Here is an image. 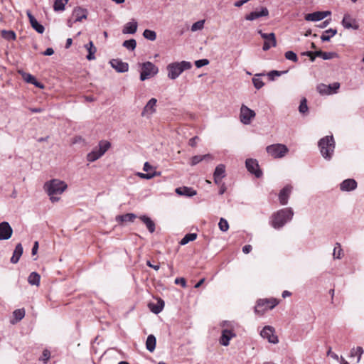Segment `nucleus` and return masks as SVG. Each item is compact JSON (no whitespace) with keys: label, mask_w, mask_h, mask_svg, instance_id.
Returning <instances> with one entry per match:
<instances>
[{"label":"nucleus","mask_w":364,"mask_h":364,"mask_svg":"<svg viewBox=\"0 0 364 364\" xmlns=\"http://www.w3.org/2000/svg\"><path fill=\"white\" fill-rule=\"evenodd\" d=\"M293 216L294 210L291 208H282L272 214L269 218V224L273 228L279 230L290 222Z\"/></svg>","instance_id":"nucleus-1"},{"label":"nucleus","mask_w":364,"mask_h":364,"mask_svg":"<svg viewBox=\"0 0 364 364\" xmlns=\"http://www.w3.org/2000/svg\"><path fill=\"white\" fill-rule=\"evenodd\" d=\"M67 187L68 186L64 181L58 179L50 180L44 185V188L53 203L60 200L59 197L55 196L62 194L66 190Z\"/></svg>","instance_id":"nucleus-2"},{"label":"nucleus","mask_w":364,"mask_h":364,"mask_svg":"<svg viewBox=\"0 0 364 364\" xmlns=\"http://www.w3.org/2000/svg\"><path fill=\"white\" fill-rule=\"evenodd\" d=\"M318 146L321 156L326 160L329 161L332 159L335 149V141L332 135L321 138L318 142Z\"/></svg>","instance_id":"nucleus-3"},{"label":"nucleus","mask_w":364,"mask_h":364,"mask_svg":"<svg viewBox=\"0 0 364 364\" xmlns=\"http://www.w3.org/2000/svg\"><path fill=\"white\" fill-rule=\"evenodd\" d=\"M191 63L188 61L175 62L168 64L166 67L168 77L171 80L176 79L184 70L191 68Z\"/></svg>","instance_id":"nucleus-4"},{"label":"nucleus","mask_w":364,"mask_h":364,"mask_svg":"<svg viewBox=\"0 0 364 364\" xmlns=\"http://www.w3.org/2000/svg\"><path fill=\"white\" fill-rule=\"evenodd\" d=\"M141 71L140 80L144 81L149 77L154 76L159 72L158 68L151 62L147 61L141 64Z\"/></svg>","instance_id":"nucleus-5"},{"label":"nucleus","mask_w":364,"mask_h":364,"mask_svg":"<svg viewBox=\"0 0 364 364\" xmlns=\"http://www.w3.org/2000/svg\"><path fill=\"white\" fill-rule=\"evenodd\" d=\"M277 304L278 302L275 299H259L255 308V311L256 314H262L267 310L274 308Z\"/></svg>","instance_id":"nucleus-6"},{"label":"nucleus","mask_w":364,"mask_h":364,"mask_svg":"<svg viewBox=\"0 0 364 364\" xmlns=\"http://www.w3.org/2000/svg\"><path fill=\"white\" fill-rule=\"evenodd\" d=\"M266 149L267 153L274 158H282L288 152L287 147L281 144L269 145Z\"/></svg>","instance_id":"nucleus-7"},{"label":"nucleus","mask_w":364,"mask_h":364,"mask_svg":"<svg viewBox=\"0 0 364 364\" xmlns=\"http://www.w3.org/2000/svg\"><path fill=\"white\" fill-rule=\"evenodd\" d=\"M255 117L254 110L250 109L245 105L240 107V122L244 124H250L251 121Z\"/></svg>","instance_id":"nucleus-8"},{"label":"nucleus","mask_w":364,"mask_h":364,"mask_svg":"<svg viewBox=\"0 0 364 364\" xmlns=\"http://www.w3.org/2000/svg\"><path fill=\"white\" fill-rule=\"evenodd\" d=\"M274 328L271 326H265L260 332V336L266 338L271 343L276 344L279 342L278 337L274 334Z\"/></svg>","instance_id":"nucleus-9"},{"label":"nucleus","mask_w":364,"mask_h":364,"mask_svg":"<svg viewBox=\"0 0 364 364\" xmlns=\"http://www.w3.org/2000/svg\"><path fill=\"white\" fill-rule=\"evenodd\" d=\"M245 166L247 171L254 174L255 177L260 178L262 176V171L259 168L258 162L254 159H247L245 161Z\"/></svg>","instance_id":"nucleus-10"},{"label":"nucleus","mask_w":364,"mask_h":364,"mask_svg":"<svg viewBox=\"0 0 364 364\" xmlns=\"http://www.w3.org/2000/svg\"><path fill=\"white\" fill-rule=\"evenodd\" d=\"M13 229L8 222L0 223V240H6L11 238Z\"/></svg>","instance_id":"nucleus-11"},{"label":"nucleus","mask_w":364,"mask_h":364,"mask_svg":"<svg viewBox=\"0 0 364 364\" xmlns=\"http://www.w3.org/2000/svg\"><path fill=\"white\" fill-rule=\"evenodd\" d=\"M341 24L346 29L353 28L358 30L359 28V24L356 19L353 18L349 14H344Z\"/></svg>","instance_id":"nucleus-12"},{"label":"nucleus","mask_w":364,"mask_h":364,"mask_svg":"<svg viewBox=\"0 0 364 364\" xmlns=\"http://www.w3.org/2000/svg\"><path fill=\"white\" fill-rule=\"evenodd\" d=\"M331 12L330 11H315L308 14L305 16V20L307 21H318L323 20L328 16H330Z\"/></svg>","instance_id":"nucleus-13"},{"label":"nucleus","mask_w":364,"mask_h":364,"mask_svg":"<svg viewBox=\"0 0 364 364\" xmlns=\"http://www.w3.org/2000/svg\"><path fill=\"white\" fill-rule=\"evenodd\" d=\"M109 64L118 73H126L129 70V64L118 58L112 59L109 61Z\"/></svg>","instance_id":"nucleus-14"},{"label":"nucleus","mask_w":364,"mask_h":364,"mask_svg":"<svg viewBox=\"0 0 364 364\" xmlns=\"http://www.w3.org/2000/svg\"><path fill=\"white\" fill-rule=\"evenodd\" d=\"M292 189L293 187L291 185H287L279 193V200L282 205H285L288 203Z\"/></svg>","instance_id":"nucleus-15"},{"label":"nucleus","mask_w":364,"mask_h":364,"mask_svg":"<svg viewBox=\"0 0 364 364\" xmlns=\"http://www.w3.org/2000/svg\"><path fill=\"white\" fill-rule=\"evenodd\" d=\"M18 73L22 77L24 81L35 85L36 87L43 88V85L38 82L36 77L30 73L24 72L23 70H18Z\"/></svg>","instance_id":"nucleus-16"},{"label":"nucleus","mask_w":364,"mask_h":364,"mask_svg":"<svg viewBox=\"0 0 364 364\" xmlns=\"http://www.w3.org/2000/svg\"><path fill=\"white\" fill-rule=\"evenodd\" d=\"M225 176V166L223 164H219L216 166L214 173L213 178L214 181L216 184L220 185L221 183L222 178Z\"/></svg>","instance_id":"nucleus-17"},{"label":"nucleus","mask_w":364,"mask_h":364,"mask_svg":"<svg viewBox=\"0 0 364 364\" xmlns=\"http://www.w3.org/2000/svg\"><path fill=\"white\" fill-rule=\"evenodd\" d=\"M26 14L29 19V22L32 28L36 30L38 33H43L45 31L44 26L38 22L36 18L32 15L30 11H27Z\"/></svg>","instance_id":"nucleus-18"},{"label":"nucleus","mask_w":364,"mask_h":364,"mask_svg":"<svg viewBox=\"0 0 364 364\" xmlns=\"http://www.w3.org/2000/svg\"><path fill=\"white\" fill-rule=\"evenodd\" d=\"M87 10L82 7H76L73 11V16L75 17V22L82 21L87 17Z\"/></svg>","instance_id":"nucleus-19"},{"label":"nucleus","mask_w":364,"mask_h":364,"mask_svg":"<svg viewBox=\"0 0 364 364\" xmlns=\"http://www.w3.org/2000/svg\"><path fill=\"white\" fill-rule=\"evenodd\" d=\"M269 15V11L267 8H262L260 11H255L250 13L245 16V19L248 21H254L259 17L267 16Z\"/></svg>","instance_id":"nucleus-20"},{"label":"nucleus","mask_w":364,"mask_h":364,"mask_svg":"<svg viewBox=\"0 0 364 364\" xmlns=\"http://www.w3.org/2000/svg\"><path fill=\"white\" fill-rule=\"evenodd\" d=\"M356 187L357 182L351 178L346 179L340 184V189L342 191H350L355 189Z\"/></svg>","instance_id":"nucleus-21"},{"label":"nucleus","mask_w":364,"mask_h":364,"mask_svg":"<svg viewBox=\"0 0 364 364\" xmlns=\"http://www.w3.org/2000/svg\"><path fill=\"white\" fill-rule=\"evenodd\" d=\"M234 336H235V334L231 330L224 329L222 331L220 343L224 346H228L230 339Z\"/></svg>","instance_id":"nucleus-22"},{"label":"nucleus","mask_w":364,"mask_h":364,"mask_svg":"<svg viewBox=\"0 0 364 364\" xmlns=\"http://www.w3.org/2000/svg\"><path fill=\"white\" fill-rule=\"evenodd\" d=\"M176 193L179 196L192 197L196 195V191L193 188L182 186L176 189Z\"/></svg>","instance_id":"nucleus-23"},{"label":"nucleus","mask_w":364,"mask_h":364,"mask_svg":"<svg viewBox=\"0 0 364 364\" xmlns=\"http://www.w3.org/2000/svg\"><path fill=\"white\" fill-rule=\"evenodd\" d=\"M23 250L22 245L21 243H18L16 245L15 250L14 251L13 255L11 258V262L13 264H16L21 257L23 254Z\"/></svg>","instance_id":"nucleus-24"},{"label":"nucleus","mask_w":364,"mask_h":364,"mask_svg":"<svg viewBox=\"0 0 364 364\" xmlns=\"http://www.w3.org/2000/svg\"><path fill=\"white\" fill-rule=\"evenodd\" d=\"M138 23L135 20L128 22L124 26L123 33L134 34L136 32Z\"/></svg>","instance_id":"nucleus-25"},{"label":"nucleus","mask_w":364,"mask_h":364,"mask_svg":"<svg viewBox=\"0 0 364 364\" xmlns=\"http://www.w3.org/2000/svg\"><path fill=\"white\" fill-rule=\"evenodd\" d=\"M157 100L156 98H151L148 101L145 107H144L142 115H145L146 112L152 114L156 112V105Z\"/></svg>","instance_id":"nucleus-26"},{"label":"nucleus","mask_w":364,"mask_h":364,"mask_svg":"<svg viewBox=\"0 0 364 364\" xmlns=\"http://www.w3.org/2000/svg\"><path fill=\"white\" fill-rule=\"evenodd\" d=\"M139 218L146 225L148 230L151 233L155 231V223L150 218L146 215H141Z\"/></svg>","instance_id":"nucleus-27"},{"label":"nucleus","mask_w":364,"mask_h":364,"mask_svg":"<svg viewBox=\"0 0 364 364\" xmlns=\"http://www.w3.org/2000/svg\"><path fill=\"white\" fill-rule=\"evenodd\" d=\"M156 337L150 334L148 336L146 341V348L149 352H153L156 348Z\"/></svg>","instance_id":"nucleus-28"},{"label":"nucleus","mask_w":364,"mask_h":364,"mask_svg":"<svg viewBox=\"0 0 364 364\" xmlns=\"http://www.w3.org/2000/svg\"><path fill=\"white\" fill-rule=\"evenodd\" d=\"M85 46L88 51V54L86 57L87 59L88 60H95V53L97 51V48L94 46L92 41H90L89 43L86 44Z\"/></svg>","instance_id":"nucleus-29"},{"label":"nucleus","mask_w":364,"mask_h":364,"mask_svg":"<svg viewBox=\"0 0 364 364\" xmlns=\"http://www.w3.org/2000/svg\"><path fill=\"white\" fill-rule=\"evenodd\" d=\"M136 218V215L134 213H127L124 215H119L116 217V221L119 223L123 222H133Z\"/></svg>","instance_id":"nucleus-30"},{"label":"nucleus","mask_w":364,"mask_h":364,"mask_svg":"<svg viewBox=\"0 0 364 364\" xmlns=\"http://www.w3.org/2000/svg\"><path fill=\"white\" fill-rule=\"evenodd\" d=\"M164 307V301L162 299H159L156 304H149V308L151 311L156 314H159L163 310Z\"/></svg>","instance_id":"nucleus-31"},{"label":"nucleus","mask_w":364,"mask_h":364,"mask_svg":"<svg viewBox=\"0 0 364 364\" xmlns=\"http://www.w3.org/2000/svg\"><path fill=\"white\" fill-rule=\"evenodd\" d=\"M337 33V30L333 28H329L323 32L321 36V40L323 42L329 41L331 38L334 36Z\"/></svg>","instance_id":"nucleus-32"},{"label":"nucleus","mask_w":364,"mask_h":364,"mask_svg":"<svg viewBox=\"0 0 364 364\" xmlns=\"http://www.w3.org/2000/svg\"><path fill=\"white\" fill-rule=\"evenodd\" d=\"M212 158V156L209 154L202 156L196 155L191 158V165L195 166L205 159H211Z\"/></svg>","instance_id":"nucleus-33"},{"label":"nucleus","mask_w":364,"mask_h":364,"mask_svg":"<svg viewBox=\"0 0 364 364\" xmlns=\"http://www.w3.org/2000/svg\"><path fill=\"white\" fill-rule=\"evenodd\" d=\"M40 275L37 272H33L29 274L28 277V282L31 285L38 286L40 283Z\"/></svg>","instance_id":"nucleus-34"},{"label":"nucleus","mask_w":364,"mask_h":364,"mask_svg":"<svg viewBox=\"0 0 364 364\" xmlns=\"http://www.w3.org/2000/svg\"><path fill=\"white\" fill-rule=\"evenodd\" d=\"M102 156V155L97 150V148H95L87 155V160L90 162H93L100 159Z\"/></svg>","instance_id":"nucleus-35"},{"label":"nucleus","mask_w":364,"mask_h":364,"mask_svg":"<svg viewBox=\"0 0 364 364\" xmlns=\"http://www.w3.org/2000/svg\"><path fill=\"white\" fill-rule=\"evenodd\" d=\"M13 316L14 317V320L15 321H11V323H15L19 321H21L25 316V310L24 309H16L14 312H13Z\"/></svg>","instance_id":"nucleus-36"},{"label":"nucleus","mask_w":364,"mask_h":364,"mask_svg":"<svg viewBox=\"0 0 364 364\" xmlns=\"http://www.w3.org/2000/svg\"><path fill=\"white\" fill-rule=\"evenodd\" d=\"M111 144L107 141H100L97 150L103 156L105 153L109 149Z\"/></svg>","instance_id":"nucleus-37"},{"label":"nucleus","mask_w":364,"mask_h":364,"mask_svg":"<svg viewBox=\"0 0 364 364\" xmlns=\"http://www.w3.org/2000/svg\"><path fill=\"white\" fill-rule=\"evenodd\" d=\"M197 234L196 233H188L186 234L181 240L180 244L181 245H185L191 241H193L196 239Z\"/></svg>","instance_id":"nucleus-38"},{"label":"nucleus","mask_w":364,"mask_h":364,"mask_svg":"<svg viewBox=\"0 0 364 364\" xmlns=\"http://www.w3.org/2000/svg\"><path fill=\"white\" fill-rule=\"evenodd\" d=\"M331 87L325 84H320L317 86V91L322 95H331Z\"/></svg>","instance_id":"nucleus-39"},{"label":"nucleus","mask_w":364,"mask_h":364,"mask_svg":"<svg viewBox=\"0 0 364 364\" xmlns=\"http://www.w3.org/2000/svg\"><path fill=\"white\" fill-rule=\"evenodd\" d=\"M288 70H284V71H278V70H272L269 72L267 75L269 77V80L271 81H274L275 80L276 77H279L282 75L283 74L287 73Z\"/></svg>","instance_id":"nucleus-40"},{"label":"nucleus","mask_w":364,"mask_h":364,"mask_svg":"<svg viewBox=\"0 0 364 364\" xmlns=\"http://www.w3.org/2000/svg\"><path fill=\"white\" fill-rule=\"evenodd\" d=\"M143 36L147 40L154 41L156 38V33L152 30L145 29L143 33Z\"/></svg>","instance_id":"nucleus-41"},{"label":"nucleus","mask_w":364,"mask_h":364,"mask_svg":"<svg viewBox=\"0 0 364 364\" xmlns=\"http://www.w3.org/2000/svg\"><path fill=\"white\" fill-rule=\"evenodd\" d=\"M65 1L63 0H55L54 5H53V9L55 11H62L65 10Z\"/></svg>","instance_id":"nucleus-42"},{"label":"nucleus","mask_w":364,"mask_h":364,"mask_svg":"<svg viewBox=\"0 0 364 364\" xmlns=\"http://www.w3.org/2000/svg\"><path fill=\"white\" fill-rule=\"evenodd\" d=\"M123 46L129 50H134L136 46V41L135 39H129L124 41L123 43Z\"/></svg>","instance_id":"nucleus-43"},{"label":"nucleus","mask_w":364,"mask_h":364,"mask_svg":"<svg viewBox=\"0 0 364 364\" xmlns=\"http://www.w3.org/2000/svg\"><path fill=\"white\" fill-rule=\"evenodd\" d=\"M363 353V349L362 347H357L356 348H353L350 351V356L353 357L355 355H358L356 363H358L360 360L361 355Z\"/></svg>","instance_id":"nucleus-44"},{"label":"nucleus","mask_w":364,"mask_h":364,"mask_svg":"<svg viewBox=\"0 0 364 364\" xmlns=\"http://www.w3.org/2000/svg\"><path fill=\"white\" fill-rule=\"evenodd\" d=\"M343 250L340 243L337 242L333 249V256L334 259H340L341 257Z\"/></svg>","instance_id":"nucleus-45"},{"label":"nucleus","mask_w":364,"mask_h":364,"mask_svg":"<svg viewBox=\"0 0 364 364\" xmlns=\"http://www.w3.org/2000/svg\"><path fill=\"white\" fill-rule=\"evenodd\" d=\"M308 106H307V101L306 98H303L301 102L299 107V111L301 114H306L308 112Z\"/></svg>","instance_id":"nucleus-46"},{"label":"nucleus","mask_w":364,"mask_h":364,"mask_svg":"<svg viewBox=\"0 0 364 364\" xmlns=\"http://www.w3.org/2000/svg\"><path fill=\"white\" fill-rule=\"evenodd\" d=\"M260 34L261 37L265 41L267 40L269 38H270V41L273 43V44L275 43V34L274 33H262V31L260 30L258 31Z\"/></svg>","instance_id":"nucleus-47"},{"label":"nucleus","mask_w":364,"mask_h":364,"mask_svg":"<svg viewBox=\"0 0 364 364\" xmlns=\"http://www.w3.org/2000/svg\"><path fill=\"white\" fill-rule=\"evenodd\" d=\"M218 226L222 232H226L229 229V225L228 221L223 218L220 219Z\"/></svg>","instance_id":"nucleus-48"},{"label":"nucleus","mask_w":364,"mask_h":364,"mask_svg":"<svg viewBox=\"0 0 364 364\" xmlns=\"http://www.w3.org/2000/svg\"><path fill=\"white\" fill-rule=\"evenodd\" d=\"M204 23H205V20H200V21L195 22L191 26V31H196L203 29V26H204Z\"/></svg>","instance_id":"nucleus-49"},{"label":"nucleus","mask_w":364,"mask_h":364,"mask_svg":"<svg viewBox=\"0 0 364 364\" xmlns=\"http://www.w3.org/2000/svg\"><path fill=\"white\" fill-rule=\"evenodd\" d=\"M284 55L287 60H291L294 63H296L299 60L296 54L294 52L291 51V50L287 51L285 53Z\"/></svg>","instance_id":"nucleus-50"},{"label":"nucleus","mask_w":364,"mask_h":364,"mask_svg":"<svg viewBox=\"0 0 364 364\" xmlns=\"http://www.w3.org/2000/svg\"><path fill=\"white\" fill-rule=\"evenodd\" d=\"M277 46V41L275 40V43L273 44L272 41H270V38H269L267 40H265L263 44L262 49L264 51L268 50L272 47H275Z\"/></svg>","instance_id":"nucleus-51"},{"label":"nucleus","mask_w":364,"mask_h":364,"mask_svg":"<svg viewBox=\"0 0 364 364\" xmlns=\"http://www.w3.org/2000/svg\"><path fill=\"white\" fill-rule=\"evenodd\" d=\"M3 36L8 40H15L16 39V33L12 31H3Z\"/></svg>","instance_id":"nucleus-52"},{"label":"nucleus","mask_w":364,"mask_h":364,"mask_svg":"<svg viewBox=\"0 0 364 364\" xmlns=\"http://www.w3.org/2000/svg\"><path fill=\"white\" fill-rule=\"evenodd\" d=\"M338 57V54L335 52H323L322 58L323 60H330L333 58Z\"/></svg>","instance_id":"nucleus-53"},{"label":"nucleus","mask_w":364,"mask_h":364,"mask_svg":"<svg viewBox=\"0 0 364 364\" xmlns=\"http://www.w3.org/2000/svg\"><path fill=\"white\" fill-rule=\"evenodd\" d=\"M50 357V352L48 350L45 349L43 351L41 357L40 358V360L43 361V363H46L47 361L49 360Z\"/></svg>","instance_id":"nucleus-54"},{"label":"nucleus","mask_w":364,"mask_h":364,"mask_svg":"<svg viewBox=\"0 0 364 364\" xmlns=\"http://www.w3.org/2000/svg\"><path fill=\"white\" fill-rule=\"evenodd\" d=\"M252 82L255 88L257 90L262 88L264 85L261 79L257 77L252 78Z\"/></svg>","instance_id":"nucleus-55"},{"label":"nucleus","mask_w":364,"mask_h":364,"mask_svg":"<svg viewBox=\"0 0 364 364\" xmlns=\"http://www.w3.org/2000/svg\"><path fill=\"white\" fill-rule=\"evenodd\" d=\"M208 64H209V60L208 59H200V60H198L195 62V65L198 68H200L207 65Z\"/></svg>","instance_id":"nucleus-56"},{"label":"nucleus","mask_w":364,"mask_h":364,"mask_svg":"<svg viewBox=\"0 0 364 364\" xmlns=\"http://www.w3.org/2000/svg\"><path fill=\"white\" fill-rule=\"evenodd\" d=\"M328 86H330L331 87V94L336 93L337 92V90L340 87V84L338 82H334L333 84L328 85Z\"/></svg>","instance_id":"nucleus-57"},{"label":"nucleus","mask_w":364,"mask_h":364,"mask_svg":"<svg viewBox=\"0 0 364 364\" xmlns=\"http://www.w3.org/2000/svg\"><path fill=\"white\" fill-rule=\"evenodd\" d=\"M175 284H180L183 287H186V281L184 278L183 277H178L175 279Z\"/></svg>","instance_id":"nucleus-58"},{"label":"nucleus","mask_w":364,"mask_h":364,"mask_svg":"<svg viewBox=\"0 0 364 364\" xmlns=\"http://www.w3.org/2000/svg\"><path fill=\"white\" fill-rule=\"evenodd\" d=\"M160 175V173L159 172H156V171H154L153 173H145V176H144V179H151L152 178H154V176H159Z\"/></svg>","instance_id":"nucleus-59"},{"label":"nucleus","mask_w":364,"mask_h":364,"mask_svg":"<svg viewBox=\"0 0 364 364\" xmlns=\"http://www.w3.org/2000/svg\"><path fill=\"white\" fill-rule=\"evenodd\" d=\"M199 139L198 136H196L194 137H192L191 139H190L189 141H188V144L192 146V147H194L196 146V144H197V141Z\"/></svg>","instance_id":"nucleus-60"},{"label":"nucleus","mask_w":364,"mask_h":364,"mask_svg":"<svg viewBox=\"0 0 364 364\" xmlns=\"http://www.w3.org/2000/svg\"><path fill=\"white\" fill-rule=\"evenodd\" d=\"M302 55H306V56L309 57L310 60L311 62H314L315 60V59H316V57H314V55L313 54V51L304 52V53H302Z\"/></svg>","instance_id":"nucleus-61"},{"label":"nucleus","mask_w":364,"mask_h":364,"mask_svg":"<svg viewBox=\"0 0 364 364\" xmlns=\"http://www.w3.org/2000/svg\"><path fill=\"white\" fill-rule=\"evenodd\" d=\"M327 355H330L331 358H333V359H335V360H339V357H338V355L336 353H335L332 352V351H331V348H329V350H328V352H327Z\"/></svg>","instance_id":"nucleus-62"},{"label":"nucleus","mask_w":364,"mask_h":364,"mask_svg":"<svg viewBox=\"0 0 364 364\" xmlns=\"http://www.w3.org/2000/svg\"><path fill=\"white\" fill-rule=\"evenodd\" d=\"M38 242L36 241L34 242L32 250H31L32 255H36V253L38 252Z\"/></svg>","instance_id":"nucleus-63"},{"label":"nucleus","mask_w":364,"mask_h":364,"mask_svg":"<svg viewBox=\"0 0 364 364\" xmlns=\"http://www.w3.org/2000/svg\"><path fill=\"white\" fill-rule=\"evenodd\" d=\"M252 250V247L250 245H245L243 247H242V252L245 253V254H248L250 253Z\"/></svg>","instance_id":"nucleus-64"}]
</instances>
